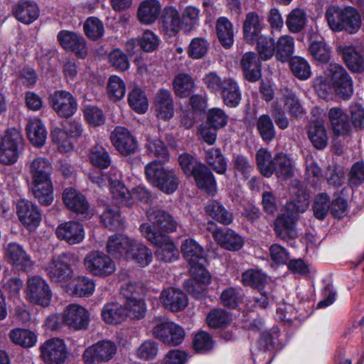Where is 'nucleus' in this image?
<instances>
[{
  "label": "nucleus",
  "instance_id": "nucleus-1",
  "mask_svg": "<svg viewBox=\"0 0 364 364\" xmlns=\"http://www.w3.org/2000/svg\"><path fill=\"white\" fill-rule=\"evenodd\" d=\"M27 167L32 178L31 189L35 198L41 205H50L53 201L51 164L46 158L38 157L31 161Z\"/></svg>",
  "mask_w": 364,
  "mask_h": 364
},
{
  "label": "nucleus",
  "instance_id": "nucleus-2",
  "mask_svg": "<svg viewBox=\"0 0 364 364\" xmlns=\"http://www.w3.org/2000/svg\"><path fill=\"white\" fill-rule=\"evenodd\" d=\"M309 205V198L305 195L298 200L287 203L286 212L277 217L274 222V230L277 237L284 241L298 237L296 228L297 214L305 212Z\"/></svg>",
  "mask_w": 364,
  "mask_h": 364
},
{
  "label": "nucleus",
  "instance_id": "nucleus-3",
  "mask_svg": "<svg viewBox=\"0 0 364 364\" xmlns=\"http://www.w3.org/2000/svg\"><path fill=\"white\" fill-rule=\"evenodd\" d=\"M203 82L211 92L220 93L227 107L234 108L240 105L242 92L238 82L234 78H221L216 73L210 72L203 77Z\"/></svg>",
  "mask_w": 364,
  "mask_h": 364
},
{
  "label": "nucleus",
  "instance_id": "nucleus-4",
  "mask_svg": "<svg viewBox=\"0 0 364 364\" xmlns=\"http://www.w3.org/2000/svg\"><path fill=\"white\" fill-rule=\"evenodd\" d=\"M183 257L190 265V272L198 283L208 284L210 283V273L205 269V262L203 248L194 240L187 239L181 245Z\"/></svg>",
  "mask_w": 364,
  "mask_h": 364
},
{
  "label": "nucleus",
  "instance_id": "nucleus-5",
  "mask_svg": "<svg viewBox=\"0 0 364 364\" xmlns=\"http://www.w3.org/2000/svg\"><path fill=\"white\" fill-rule=\"evenodd\" d=\"M139 230L141 235L148 241L158 247L156 256L159 260L164 262H173L178 259V250L167 235L154 230L149 223L141 224Z\"/></svg>",
  "mask_w": 364,
  "mask_h": 364
},
{
  "label": "nucleus",
  "instance_id": "nucleus-6",
  "mask_svg": "<svg viewBox=\"0 0 364 364\" xmlns=\"http://www.w3.org/2000/svg\"><path fill=\"white\" fill-rule=\"evenodd\" d=\"M145 175L153 186L167 194L173 193L178 187L179 180L175 171L165 168L156 160L146 164Z\"/></svg>",
  "mask_w": 364,
  "mask_h": 364
},
{
  "label": "nucleus",
  "instance_id": "nucleus-7",
  "mask_svg": "<svg viewBox=\"0 0 364 364\" xmlns=\"http://www.w3.org/2000/svg\"><path fill=\"white\" fill-rule=\"evenodd\" d=\"M78 262V257L72 252H63L53 257L46 265L45 271L52 282H66L73 275L72 264Z\"/></svg>",
  "mask_w": 364,
  "mask_h": 364
},
{
  "label": "nucleus",
  "instance_id": "nucleus-8",
  "mask_svg": "<svg viewBox=\"0 0 364 364\" xmlns=\"http://www.w3.org/2000/svg\"><path fill=\"white\" fill-rule=\"evenodd\" d=\"M23 142V137L18 129H8L0 141V163L13 164L16 162Z\"/></svg>",
  "mask_w": 364,
  "mask_h": 364
},
{
  "label": "nucleus",
  "instance_id": "nucleus-9",
  "mask_svg": "<svg viewBox=\"0 0 364 364\" xmlns=\"http://www.w3.org/2000/svg\"><path fill=\"white\" fill-rule=\"evenodd\" d=\"M84 265L90 274L101 277L112 274L116 269L114 262L100 251L89 252L84 258Z\"/></svg>",
  "mask_w": 364,
  "mask_h": 364
},
{
  "label": "nucleus",
  "instance_id": "nucleus-10",
  "mask_svg": "<svg viewBox=\"0 0 364 364\" xmlns=\"http://www.w3.org/2000/svg\"><path fill=\"white\" fill-rule=\"evenodd\" d=\"M117 347L109 340H102L87 348L83 354L86 364H101L111 360L116 354Z\"/></svg>",
  "mask_w": 364,
  "mask_h": 364
},
{
  "label": "nucleus",
  "instance_id": "nucleus-11",
  "mask_svg": "<svg viewBox=\"0 0 364 364\" xmlns=\"http://www.w3.org/2000/svg\"><path fill=\"white\" fill-rule=\"evenodd\" d=\"M328 75L336 95L343 100H348L353 95V87L352 79L347 71L337 63H331L328 67Z\"/></svg>",
  "mask_w": 364,
  "mask_h": 364
},
{
  "label": "nucleus",
  "instance_id": "nucleus-12",
  "mask_svg": "<svg viewBox=\"0 0 364 364\" xmlns=\"http://www.w3.org/2000/svg\"><path fill=\"white\" fill-rule=\"evenodd\" d=\"M26 296L33 304L47 306L50 304L52 292L44 279L33 276L28 279Z\"/></svg>",
  "mask_w": 364,
  "mask_h": 364
},
{
  "label": "nucleus",
  "instance_id": "nucleus-13",
  "mask_svg": "<svg viewBox=\"0 0 364 364\" xmlns=\"http://www.w3.org/2000/svg\"><path fill=\"white\" fill-rule=\"evenodd\" d=\"M50 104L61 117H70L77 111V103L71 93L65 90L55 91L50 97Z\"/></svg>",
  "mask_w": 364,
  "mask_h": 364
},
{
  "label": "nucleus",
  "instance_id": "nucleus-14",
  "mask_svg": "<svg viewBox=\"0 0 364 364\" xmlns=\"http://www.w3.org/2000/svg\"><path fill=\"white\" fill-rule=\"evenodd\" d=\"M63 322L73 330H84L88 327L90 314L83 306L77 304H70L65 309L63 315Z\"/></svg>",
  "mask_w": 364,
  "mask_h": 364
},
{
  "label": "nucleus",
  "instance_id": "nucleus-15",
  "mask_svg": "<svg viewBox=\"0 0 364 364\" xmlns=\"http://www.w3.org/2000/svg\"><path fill=\"white\" fill-rule=\"evenodd\" d=\"M110 139L113 146L122 155L134 153L138 147L136 139L123 127H115L111 133Z\"/></svg>",
  "mask_w": 364,
  "mask_h": 364
},
{
  "label": "nucleus",
  "instance_id": "nucleus-16",
  "mask_svg": "<svg viewBox=\"0 0 364 364\" xmlns=\"http://www.w3.org/2000/svg\"><path fill=\"white\" fill-rule=\"evenodd\" d=\"M63 200L66 207L73 212L86 218L91 215L90 205L85 197L73 188H65Z\"/></svg>",
  "mask_w": 364,
  "mask_h": 364
},
{
  "label": "nucleus",
  "instance_id": "nucleus-17",
  "mask_svg": "<svg viewBox=\"0 0 364 364\" xmlns=\"http://www.w3.org/2000/svg\"><path fill=\"white\" fill-rule=\"evenodd\" d=\"M41 356L50 364H62L66 358V349L63 340L52 338L46 341L41 347Z\"/></svg>",
  "mask_w": 364,
  "mask_h": 364
},
{
  "label": "nucleus",
  "instance_id": "nucleus-18",
  "mask_svg": "<svg viewBox=\"0 0 364 364\" xmlns=\"http://www.w3.org/2000/svg\"><path fill=\"white\" fill-rule=\"evenodd\" d=\"M55 235L59 240L69 245H76L85 239V230L81 223L69 221L60 224L55 230Z\"/></svg>",
  "mask_w": 364,
  "mask_h": 364
},
{
  "label": "nucleus",
  "instance_id": "nucleus-19",
  "mask_svg": "<svg viewBox=\"0 0 364 364\" xmlns=\"http://www.w3.org/2000/svg\"><path fill=\"white\" fill-rule=\"evenodd\" d=\"M146 217L156 228L162 232H173L177 229L178 223L164 210L151 207L147 210Z\"/></svg>",
  "mask_w": 364,
  "mask_h": 364
},
{
  "label": "nucleus",
  "instance_id": "nucleus-20",
  "mask_svg": "<svg viewBox=\"0 0 364 364\" xmlns=\"http://www.w3.org/2000/svg\"><path fill=\"white\" fill-rule=\"evenodd\" d=\"M6 255L9 263L17 271L28 272L33 267V261L23 248L16 242L8 244Z\"/></svg>",
  "mask_w": 364,
  "mask_h": 364
},
{
  "label": "nucleus",
  "instance_id": "nucleus-21",
  "mask_svg": "<svg viewBox=\"0 0 364 364\" xmlns=\"http://www.w3.org/2000/svg\"><path fill=\"white\" fill-rule=\"evenodd\" d=\"M57 38L64 49L74 52L81 58L87 56V48L82 36L76 33L63 30L58 33Z\"/></svg>",
  "mask_w": 364,
  "mask_h": 364
},
{
  "label": "nucleus",
  "instance_id": "nucleus-22",
  "mask_svg": "<svg viewBox=\"0 0 364 364\" xmlns=\"http://www.w3.org/2000/svg\"><path fill=\"white\" fill-rule=\"evenodd\" d=\"M134 242L135 240L124 235L115 234L109 237L107 242V250L113 257L119 259H128Z\"/></svg>",
  "mask_w": 364,
  "mask_h": 364
},
{
  "label": "nucleus",
  "instance_id": "nucleus-23",
  "mask_svg": "<svg viewBox=\"0 0 364 364\" xmlns=\"http://www.w3.org/2000/svg\"><path fill=\"white\" fill-rule=\"evenodd\" d=\"M183 27L179 11L172 6L164 9L161 20L162 32L168 36H176Z\"/></svg>",
  "mask_w": 364,
  "mask_h": 364
},
{
  "label": "nucleus",
  "instance_id": "nucleus-24",
  "mask_svg": "<svg viewBox=\"0 0 364 364\" xmlns=\"http://www.w3.org/2000/svg\"><path fill=\"white\" fill-rule=\"evenodd\" d=\"M240 65L244 77L249 82L258 81L261 76V62L257 54L255 52H246L240 60Z\"/></svg>",
  "mask_w": 364,
  "mask_h": 364
},
{
  "label": "nucleus",
  "instance_id": "nucleus-25",
  "mask_svg": "<svg viewBox=\"0 0 364 364\" xmlns=\"http://www.w3.org/2000/svg\"><path fill=\"white\" fill-rule=\"evenodd\" d=\"M16 208L20 221L28 229L32 230L39 225L41 215L34 204L26 200H20Z\"/></svg>",
  "mask_w": 364,
  "mask_h": 364
},
{
  "label": "nucleus",
  "instance_id": "nucleus-26",
  "mask_svg": "<svg viewBox=\"0 0 364 364\" xmlns=\"http://www.w3.org/2000/svg\"><path fill=\"white\" fill-rule=\"evenodd\" d=\"M160 299L165 308L177 312L183 310L188 304L185 293L176 288H168L162 291Z\"/></svg>",
  "mask_w": 364,
  "mask_h": 364
},
{
  "label": "nucleus",
  "instance_id": "nucleus-27",
  "mask_svg": "<svg viewBox=\"0 0 364 364\" xmlns=\"http://www.w3.org/2000/svg\"><path fill=\"white\" fill-rule=\"evenodd\" d=\"M212 234L217 243L226 250L236 251L243 245L242 237L231 229L213 230Z\"/></svg>",
  "mask_w": 364,
  "mask_h": 364
},
{
  "label": "nucleus",
  "instance_id": "nucleus-28",
  "mask_svg": "<svg viewBox=\"0 0 364 364\" xmlns=\"http://www.w3.org/2000/svg\"><path fill=\"white\" fill-rule=\"evenodd\" d=\"M262 28V21L257 13L252 11L246 14L242 26L243 38L246 43L253 45L261 36Z\"/></svg>",
  "mask_w": 364,
  "mask_h": 364
},
{
  "label": "nucleus",
  "instance_id": "nucleus-29",
  "mask_svg": "<svg viewBox=\"0 0 364 364\" xmlns=\"http://www.w3.org/2000/svg\"><path fill=\"white\" fill-rule=\"evenodd\" d=\"M215 33L221 46L230 48L234 43V26L232 23L225 16L219 17L215 22Z\"/></svg>",
  "mask_w": 364,
  "mask_h": 364
},
{
  "label": "nucleus",
  "instance_id": "nucleus-30",
  "mask_svg": "<svg viewBox=\"0 0 364 364\" xmlns=\"http://www.w3.org/2000/svg\"><path fill=\"white\" fill-rule=\"evenodd\" d=\"M155 107L158 117L167 120L173 116V100L169 90H159L155 99Z\"/></svg>",
  "mask_w": 364,
  "mask_h": 364
},
{
  "label": "nucleus",
  "instance_id": "nucleus-31",
  "mask_svg": "<svg viewBox=\"0 0 364 364\" xmlns=\"http://www.w3.org/2000/svg\"><path fill=\"white\" fill-rule=\"evenodd\" d=\"M13 14L20 22L30 24L39 16V8L33 1H21L13 7Z\"/></svg>",
  "mask_w": 364,
  "mask_h": 364
},
{
  "label": "nucleus",
  "instance_id": "nucleus-32",
  "mask_svg": "<svg viewBox=\"0 0 364 364\" xmlns=\"http://www.w3.org/2000/svg\"><path fill=\"white\" fill-rule=\"evenodd\" d=\"M308 137L312 145L318 150L325 149L328 138L323 122L320 119L311 121L308 127Z\"/></svg>",
  "mask_w": 364,
  "mask_h": 364
},
{
  "label": "nucleus",
  "instance_id": "nucleus-33",
  "mask_svg": "<svg viewBox=\"0 0 364 364\" xmlns=\"http://www.w3.org/2000/svg\"><path fill=\"white\" fill-rule=\"evenodd\" d=\"M161 10V5L158 0H145L138 8V19L144 24H151L157 19Z\"/></svg>",
  "mask_w": 364,
  "mask_h": 364
},
{
  "label": "nucleus",
  "instance_id": "nucleus-34",
  "mask_svg": "<svg viewBox=\"0 0 364 364\" xmlns=\"http://www.w3.org/2000/svg\"><path fill=\"white\" fill-rule=\"evenodd\" d=\"M198 187L205 193L213 196L217 191V186L213 173L203 165L193 175Z\"/></svg>",
  "mask_w": 364,
  "mask_h": 364
},
{
  "label": "nucleus",
  "instance_id": "nucleus-35",
  "mask_svg": "<svg viewBox=\"0 0 364 364\" xmlns=\"http://www.w3.org/2000/svg\"><path fill=\"white\" fill-rule=\"evenodd\" d=\"M328 118L331 123L332 129L337 135H346L350 131L348 117L341 109L333 107L328 111Z\"/></svg>",
  "mask_w": 364,
  "mask_h": 364
},
{
  "label": "nucleus",
  "instance_id": "nucleus-36",
  "mask_svg": "<svg viewBox=\"0 0 364 364\" xmlns=\"http://www.w3.org/2000/svg\"><path fill=\"white\" fill-rule=\"evenodd\" d=\"M102 316L106 323L117 324L127 318V313L124 306L112 302L104 306L102 310Z\"/></svg>",
  "mask_w": 364,
  "mask_h": 364
},
{
  "label": "nucleus",
  "instance_id": "nucleus-37",
  "mask_svg": "<svg viewBox=\"0 0 364 364\" xmlns=\"http://www.w3.org/2000/svg\"><path fill=\"white\" fill-rule=\"evenodd\" d=\"M294 39L290 35L281 36L275 42V57L281 62L287 61L294 52Z\"/></svg>",
  "mask_w": 364,
  "mask_h": 364
},
{
  "label": "nucleus",
  "instance_id": "nucleus-38",
  "mask_svg": "<svg viewBox=\"0 0 364 364\" xmlns=\"http://www.w3.org/2000/svg\"><path fill=\"white\" fill-rule=\"evenodd\" d=\"M341 24V31H345L349 33H356L361 26L360 14L352 6L343 7Z\"/></svg>",
  "mask_w": 364,
  "mask_h": 364
},
{
  "label": "nucleus",
  "instance_id": "nucleus-39",
  "mask_svg": "<svg viewBox=\"0 0 364 364\" xmlns=\"http://www.w3.org/2000/svg\"><path fill=\"white\" fill-rule=\"evenodd\" d=\"M27 134L31 142L36 146H42L46 140V129L39 119L30 121L26 127Z\"/></svg>",
  "mask_w": 364,
  "mask_h": 364
},
{
  "label": "nucleus",
  "instance_id": "nucleus-40",
  "mask_svg": "<svg viewBox=\"0 0 364 364\" xmlns=\"http://www.w3.org/2000/svg\"><path fill=\"white\" fill-rule=\"evenodd\" d=\"M307 15L301 9H293L287 16L286 25L291 33H300L306 26Z\"/></svg>",
  "mask_w": 364,
  "mask_h": 364
},
{
  "label": "nucleus",
  "instance_id": "nucleus-41",
  "mask_svg": "<svg viewBox=\"0 0 364 364\" xmlns=\"http://www.w3.org/2000/svg\"><path fill=\"white\" fill-rule=\"evenodd\" d=\"M173 87L178 97H186L193 92L195 82L190 75L180 73L175 77L173 81Z\"/></svg>",
  "mask_w": 364,
  "mask_h": 364
},
{
  "label": "nucleus",
  "instance_id": "nucleus-42",
  "mask_svg": "<svg viewBox=\"0 0 364 364\" xmlns=\"http://www.w3.org/2000/svg\"><path fill=\"white\" fill-rule=\"evenodd\" d=\"M9 336L14 343L19 345L23 348L33 347L37 342V336L36 333L28 329H13L9 332Z\"/></svg>",
  "mask_w": 364,
  "mask_h": 364
},
{
  "label": "nucleus",
  "instance_id": "nucleus-43",
  "mask_svg": "<svg viewBox=\"0 0 364 364\" xmlns=\"http://www.w3.org/2000/svg\"><path fill=\"white\" fill-rule=\"evenodd\" d=\"M343 58L348 68L353 72L361 73L364 70V55L358 53L355 48H345Z\"/></svg>",
  "mask_w": 364,
  "mask_h": 364
},
{
  "label": "nucleus",
  "instance_id": "nucleus-44",
  "mask_svg": "<svg viewBox=\"0 0 364 364\" xmlns=\"http://www.w3.org/2000/svg\"><path fill=\"white\" fill-rule=\"evenodd\" d=\"M101 220L109 230L121 229L124 227V220L119 208L117 206H107L101 215Z\"/></svg>",
  "mask_w": 364,
  "mask_h": 364
},
{
  "label": "nucleus",
  "instance_id": "nucleus-45",
  "mask_svg": "<svg viewBox=\"0 0 364 364\" xmlns=\"http://www.w3.org/2000/svg\"><path fill=\"white\" fill-rule=\"evenodd\" d=\"M171 331H173L176 337L173 341H176L177 338H179L178 336H181V326L173 322L163 321L156 324L152 329V334L155 338L165 343L170 341L167 335L168 333Z\"/></svg>",
  "mask_w": 364,
  "mask_h": 364
},
{
  "label": "nucleus",
  "instance_id": "nucleus-46",
  "mask_svg": "<svg viewBox=\"0 0 364 364\" xmlns=\"http://www.w3.org/2000/svg\"><path fill=\"white\" fill-rule=\"evenodd\" d=\"M256 128L259 136L265 142L272 141L276 136L272 119L268 114H262L258 117Z\"/></svg>",
  "mask_w": 364,
  "mask_h": 364
},
{
  "label": "nucleus",
  "instance_id": "nucleus-47",
  "mask_svg": "<svg viewBox=\"0 0 364 364\" xmlns=\"http://www.w3.org/2000/svg\"><path fill=\"white\" fill-rule=\"evenodd\" d=\"M205 211L208 215L221 224L227 225L232 222V213H229L218 201L213 200L209 202L205 207Z\"/></svg>",
  "mask_w": 364,
  "mask_h": 364
},
{
  "label": "nucleus",
  "instance_id": "nucleus-48",
  "mask_svg": "<svg viewBox=\"0 0 364 364\" xmlns=\"http://www.w3.org/2000/svg\"><path fill=\"white\" fill-rule=\"evenodd\" d=\"M242 282L246 286L262 291L267 284V278L261 270L248 269L242 273Z\"/></svg>",
  "mask_w": 364,
  "mask_h": 364
},
{
  "label": "nucleus",
  "instance_id": "nucleus-49",
  "mask_svg": "<svg viewBox=\"0 0 364 364\" xmlns=\"http://www.w3.org/2000/svg\"><path fill=\"white\" fill-rule=\"evenodd\" d=\"M256 161L260 173L264 177H270L275 171L274 158L265 149H259L256 154Z\"/></svg>",
  "mask_w": 364,
  "mask_h": 364
},
{
  "label": "nucleus",
  "instance_id": "nucleus-50",
  "mask_svg": "<svg viewBox=\"0 0 364 364\" xmlns=\"http://www.w3.org/2000/svg\"><path fill=\"white\" fill-rule=\"evenodd\" d=\"M205 159L207 163L218 173L223 174L227 170V162L220 149H205Z\"/></svg>",
  "mask_w": 364,
  "mask_h": 364
},
{
  "label": "nucleus",
  "instance_id": "nucleus-51",
  "mask_svg": "<svg viewBox=\"0 0 364 364\" xmlns=\"http://www.w3.org/2000/svg\"><path fill=\"white\" fill-rule=\"evenodd\" d=\"M146 148L148 154L158 159V163L162 164L169 159V154L164 142L159 139L147 136Z\"/></svg>",
  "mask_w": 364,
  "mask_h": 364
},
{
  "label": "nucleus",
  "instance_id": "nucleus-52",
  "mask_svg": "<svg viewBox=\"0 0 364 364\" xmlns=\"http://www.w3.org/2000/svg\"><path fill=\"white\" fill-rule=\"evenodd\" d=\"M152 252L144 244L135 240L127 259H133L141 267L148 266L152 261Z\"/></svg>",
  "mask_w": 364,
  "mask_h": 364
},
{
  "label": "nucleus",
  "instance_id": "nucleus-53",
  "mask_svg": "<svg viewBox=\"0 0 364 364\" xmlns=\"http://www.w3.org/2000/svg\"><path fill=\"white\" fill-rule=\"evenodd\" d=\"M89 160L94 166L100 169L107 168L111 164V158L108 151L102 146L98 144L90 149Z\"/></svg>",
  "mask_w": 364,
  "mask_h": 364
},
{
  "label": "nucleus",
  "instance_id": "nucleus-54",
  "mask_svg": "<svg viewBox=\"0 0 364 364\" xmlns=\"http://www.w3.org/2000/svg\"><path fill=\"white\" fill-rule=\"evenodd\" d=\"M128 102L129 106L137 113L146 112L149 104L144 92L139 87H134L129 94Z\"/></svg>",
  "mask_w": 364,
  "mask_h": 364
},
{
  "label": "nucleus",
  "instance_id": "nucleus-55",
  "mask_svg": "<svg viewBox=\"0 0 364 364\" xmlns=\"http://www.w3.org/2000/svg\"><path fill=\"white\" fill-rule=\"evenodd\" d=\"M275 172L278 177L287 179L294 174L291 159L284 154L279 153L274 156Z\"/></svg>",
  "mask_w": 364,
  "mask_h": 364
},
{
  "label": "nucleus",
  "instance_id": "nucleus-56",
  "mask_svg": "<svg viewBox=\"0 0 364 364\" xmlns=\"http://www.w3.org/2000/svg\"><path fill=\"white\" fill-rule=\"evenodd\" d=\"M244 299V294L240 288L228 287L220 295L223 305L232 309L236 308Z\"/></svg>",
  "mask_w": 364,
  "mask_h": 364
},
{
  "label": "nucleus",
  "instance_id": "nucleus-57",
  "mask_svg": "<svg viewBox=\"0 0 364 364\" xmlns=\"http://www.w3.org/2000/svg\"><path fill=\"white\" fill-rule=\"evenodd\" d=\"M256 42L259 58L263 60H268L274 55H275V41L272 37L262 35Z\"/></svg>",
  "mask_w": 364,
  "mask_h": 364
},
{
  "label": "nucleus",
  "instance_id": "nucleus-58",
  "mask_svg": "<svg viewBox=\"0 0 364 364\" xmlns=\"http://www.w3.org/2000/svg\"><path fill=\"white\" fill-rule=\"evenodd\" d=\"M53 141L61 153H68L73 149V144L68 132L62 129L55 128L51 132Z\"/></svg>",
  "mask_w": 364,
  "mask_h": 364
},
{
  "label": "nucleus",
  "instance_id": "nucleus-59",
  "mask_svg": "<svg viewBox=\"0 0 364 364\" xmlns=\"http://www.w3.org/2000/svg\"><path fill=\"white\" fill-rule=\"evenodd\" d=\"M343 8L336 5L329 6L325 12V18L329 28L333 32L341 31Z\"/></svg>",
  "mask_w": 364,
  "mask_h": 364
},
{
  "label": "nucleus",
  "instance_id": "nucleus-60",
  "mask_svg": "<svg viewBox=\"0 0 364 364\" xmlns=\"http://www.w3.org/2000/svg\"><path fill=\"white\" fill-rule=\"evenodd\" d=\"M107 90L109 97L113 101H118L124 96L126 86L120 77L112 75L109 78Z\"/></svg>",
  "mask_w": 364,
  "mask_h": 364
},
{
  "label": "nucleus",
  "instance_id": "nucleus-61",
  "mask_svg": "<svg viewBox=\"0 0 364 364\" xmlns=\"http://www.w3.org/2000/svg\"><path fill=\"white\" fill-rule=\"evenodd\" d=\"M290 66L293 74L300 80H307L311 75V67L303 58L294 57L290 61Z\"/></svg>",
  "mask_w": 364,
  "mask_h": 364
},
{
  "label": "nucleus",
  "instance_id": "nucleus-62",
  "mask_svg": "<svg viewBox=\"0 0 364 364\" xmlns=\"http://www.w3.org/2000/svg\"><path fill=\"white\" fill-rule=\"evenodd\" d=\"M110 192L114 199L125 205H131V193L119 181H110Z\"/></svg>",
  "mask_w": 364,
  "mask_h": 364
},
{
  "label": "nucleus",
  "instance_id": "nucleus-63",
  "mask_svg": "<svg viewBox=\"0 0 364 364\" xmlns=\"http://www.w3.org/2000/svg\"><path fill=\"white\" fill-rule=\"evenodd\" d=\"M95 289L94 281L87 277H79L75 281L73 294L78 296H89Z\"/></svg>",
  "mask_w": 364,
  "mask_h": 364
},
{
  "label": "nucleus",
  "instance_id": "nucleus-64",
  "mask_svg": "<svg viewBox=\"0 0 364 364\" xmlns=\"http://www.w3.org/2000/svg\"><path fill=\"white\" fill-rule=\"evenodd\" d=\"M209 48V43L203 38H194L191 41L188 55L193 59H200L208 52Z\"/></svg>",
  "mask_w": 364,
  "mask_h": 364
}]
</instances>
